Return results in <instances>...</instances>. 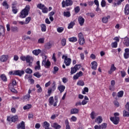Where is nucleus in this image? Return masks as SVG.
Here are the masks:
<instances>
[{
    "label": "nucleus",
    "instance_id": "47",
    "mask_svg": "<svg viewBox=\"0 0 129 129\" xmlns=\"http://www.w3.org/2000/svg\"><path fill=\"white\" fill-rule=\"evenodd\" d=\"M115 89V86H112L111 85H110V86H109V90H111V91H114Z\"/></svg>",
    "mask_w": 129,
    "mask_h": 129
},
{
    "label": "nucleus",
    "instance_id": "23",
    "mask_svg": "<svg viewBox=\"0 0 129 129\" xmlns=\"http://www.w3.org/2000/svg\"><path fill=\"white\" fill-rule=\"evenodd\" d=\"M51 126L54 129H60L61 128V126L58 124L57 122L53 123Z\"/></svg>",
    "mask_w": 129,
    "mask_h": 129
},
{
    "label": "nucleus",
    "instance_id": "26",
    "mask_svg": "<svg viewBox=\"0 0 129 129\" xmlns=\"http://www.w3.org/2000/svg\"><path fill=\"white\" fill-rule=\"evenodd\" d=\"M66 89V87L63 85H60L58 87V89L60 92V93H62L64 92V90Z\"/></svg>",
    "mask_w": 129,
    "mask_h": 129
},
{
    "label": "nucleus",
    "instance_id": "33",
    "mask_svg": "<svg viewBox=\"0 0 129 129\" xmlns=\"http://www.w3.org/2000/svg\"><path fill=\"white\" fill-rule=\"evenodd\" d=\"M65 123L66 125V129H71V126L69 124L70 122L68 119L66 120Z\"/></svg>",
    "mask_w": 129,
    "mask_h": 129
},
{
    "label": "nucleus",
    "instance_id": "53",
    "mask_svg": "<svg viewBox=\"0 0 129 129\" xmlns=\"http://www.w3.org/2000/svg\"><path fill=\"white\" fill-rule=\"evenodd\" d=\"M26 73L28 74H31L32 73L33 71L30 69H27L25 71Z\"/></svg>",
    "mask_w": 129,
    "mask_h": 129
},
{
    "label": "nucleus",
    "instance_id": "17",
    "mask_svg": "<svg viewBox=\"0 0 129 129\" xmlns=\"http://www.w3.org/2000/svg\"><path fill=\"white\" fill-rule=\"evenodd\" d=\"M33 60H34V58L32 56H30V55L26 56V61L27 63H31V62H33Z\"/></svg>",
    "mask_w": 129,
    "mask_h": 129
},
{
    "label": "nucleus",
    "instance_id": "2",
    "mask_svg": "<svg viewBox=\"0 0 129 129\" xmlns=\"http://www.w3.org/2000/svg\"><path fill=\"white\" fill-rule=\"evenodd\" d=\"M30 9V6L29 5L26 6V8L21 11L20 17L21 18H25L28 15Z\"/></svg>",
    "mask_w": 129,
    "mask_h": 129
},
{
    "label": "nucleus",
    "instance_id": "20",
    "mask_svg": "<svg viewBox=\"0 0 129 129\" xmlns=\"http://www.w3.org/2000/svg\"><path fill=\"white\" fill-rule=\"evenodd\" d=\"M78 22L81 26H83L85 22V19L83 18L82 16H80L78 18Z\"/></svg>",
    "mask_w": 129,
    "mask_h": 129
},
{
    "label": "nucleus",
    "instance_id": "13",
    "mask_svg": "<svg viewBox=\"0 0 129 129\" xmlns=\"http://www.w3.org/2000/svg\"><path fill=\"white\" fill-rule=\"evenodd\" d=\"M83 73L82 71L79 72V73H78L73 77V79L74 80H77L78 79L79 77H81V76H83Z\"/></svg>",
    "mask_w": 129,
    "mask_h": 129
},
{
    "label": "nucleus",
    "instance_id": "35",
    "mask_svg": "<svg viewBox=\"0 0 129 129\" xmlns=\"http://www.w3.org/2000/svg\"><path fill=\"white\" fill-rule=\"evenodd\" d=\"M123 116L124 117H129V112L124 110V111H123Z\"/></svg>",
    "mask_w": 129,
    "mask_h": 129
},
{
    "label": "nucleus",
    "instance_id": "3",
    "mask_svg": "<svg viewBox=\"0 0 129 129\" xmlns=\"http://www.w3.org/2000/svg\"><path fill=\"white\" fill-rule=\"evenodd\" d=\"M54 100H55V102L54 103ZM54 98L53 96L50 97L48 100L49 103L50 104V105H53V107H56L57 104L58 102L57 96H54Z\"/></svg>",
    "mask_w": 129,
    "mask_h": 129
},
{
    "label": "nucleus",
    "instance_id": "24",
    "mask_svg": "<svg viewBox=\"0 0 129 129\" xmlns=\"http://www.w3.org/2000/svg\"><path fill=\"white\" fill-rule=\"evenodd\" d=\"M116 70V68L115 67L114 65H112L111 66V68L110 69V70L108 71V73H109V74H112L113 72H114V71H115Z\"/></svg>",
    "mask_w": 129,
    "mask_h": 129
},
{
    "label": "nucleus",
    "instance_id": "27",
    "mask_svg": "<svg viewBox=\"0 0 129 129\" xmlns=\"http://www.w3.org/2000/svg\"><path fill=\"white\" fill-rule=\"evenodd\" d=\"M110 18V16H107V17H104L103 18V19H102V22H103V23H106L108 22V19H109Z\"/></svg>",
    "mask_w": 129,
    "mask_h": 129
},
{
    "label": "nucleus",
    "instance_id": "42",
    "mask_svg": "<svg viewBox=\"0 0 129 129\" xmlns=\"http://www.w3.org/2000/svg\"><path fill=\"white\" fill-rule=\"evenodd\" d=\"M2 5L5 7L6 9H8L9 7V5L8 4L6 1H5L2 4Z\"/></svg>",
    "mask_w": 129,
    "mask_h": 129
},
{
    "label": "nucleus",
    "instance_id": "54",
    "mask_svg": "<svg viewBox=\"0 0 129 129\" xmlns=\"http://www.w3.org/2000/svg\"><path fill=\"white\" fill-rule=\"evenodd\" d=\"M125 109L129 112V102L126 103V105H125Z\"/></svg>",
    "mask_w": 129,
    "mask_h": 129
},
{
    "label": "nucleus",
    "instance_id": "18",
    "mask_svg": "<svg viewBox=\"0 0 129 129\" xmlns=\"http://www.w3.org/2000/svg\"><path fill=\"white\" fill-rule=\"evenodd\" d=\"M79 113V109L76 108H72L71 110V114H77Z\"/></svg>",
    "mask_w": 129,
    "mask_h": 129
},
{
    "label": "nucleus",
    "instance_id": "37",
    "mask_svg": "<svg viewBox=\"0 0 129 129\" xmlns=\"http://www.w3.org/2000/svg\"><path fill=\"white\" fill-rule=\"evenodd\" d=\"M79 43L80 45H84L85 43V38H81L79 39Z\"/></svg>",
    "mask_w": 129,
    "mask_h": 129
},
{
    "label": "nucleus",
    "instance_id": "21",
    "mask_svg": "<svg viewBox=\"0 0 129 129\" xmlns=\"http://www.w3.org/2000/svg\"><path fill=\"white\" fill-rule=\"evenodd\" d=\"M103 121L102 117L101 116H98L97 118H96V120H95V122H97V124H100L102 123Z\"/></svg>",
    "mask_w": 129,
    "mask_h": 129
},
{
    "label": "nucleus",
    "instance_id": "8",
    "mask_svg": "<svg viewBox=\"0 0 129 129\" xmlns=\"http://www.w3.org/2000/svg\"><path fill=\"white\" fill-rule=\"evenodd\" d=\"M37 8L42 10L43 13H47L48 12V9L43 4H39L37 6Z\"/></svg>",
    "mask_w": 129,
    "mask_h": 129
},
{
    "label": "nucleus",
    "instance_id": "40",
    "mask_svg": "<svg viewBox=\"0 0 129 129\" xmlns=\"http://www.w3.org/2000/svg\"><path fill=\"white\" fill-rule=\"evenodd\" d=\"M1 79H2V80H3V81H4V82H7V78L5 75H2Z\"/></svg>",
    "mask_w": 129,
    "mask_h": 129
},
{
    "label": "nucleus",
    "instance_id": "46",
    "mask_svg": "<svg viewBox=\"0 0 129 129\" xmlns=\"http://www.w3.org/2000/svg\"><path fill=\"white\" fill-rule=\"evenodd\" d=\"M34 76H35L37 78H40V77H41V75L39 72H36L34 74Z\"/></svg>",
    "mask_w": 129,
    "mask_h": 129
},
{
    "label": "nucleus",
    "instance_id": "10",
    "mask_svg": "<svg viewBox=\"0 0 129 129\" xmlns=\"http://www.w3.org/2000/svg\"><path fill=\"white\" fill-rule=\"evenodd\" d=\"M122 42H123V44L126 47H128L129 46V38L127 37H126L124 38H122Z\"/></svg>",
    "mask_w": 129,
    "mask_h": 129
},
{
    "label": "nucleus",
    "instance_id": "49",
    "mask_svg": "<svg viewBox=\"0 0 129 129\" xmlns=\"http://www.w3.org/2000/svg\"><path fill=\"white\" fill-rule=\"evenodd\" d=\"M63 15L65 17H69L71 16V13L69 12H64Z\"/></svg>",
    "mask_w": 129,
    "mask_h": 129
},
{
    "label": "nucleus",
    "instance_id": "7",
    "mask_svg": "<svg viewBox=\"0 0 129 129\" xmlns=\"http://www.w3.org/2000/svg\"><path fill=\"white\" fill-rule=\"evenodd\" d=\"M73 2L71 0H66V1H63L62 2V6L63 8L66 7L71 6L73 5Z\"/></svg>",
    "mask_w": 129,
    "mask_h": 129
},
{
    "label": "nucleus",
    "instance_id": "19",
    "mask_svg": "<svg viewBox=\"0 0 129 129\" xmlns=\"http://www.w3.org/2000/svg\"><path fill=\"white\" fill-rule=\"evenodd\" d=\"M124 1V0H117V2H116V3L114 2V3H113V7H116L120 5Z\"/></svg>",
    "mask_w": 129,
    "mask_h": 129
},
{
    "label": "nucleus",
    "instance_id": "34",
    "mask_svg": "<svg viewBox=\"0 0 129 129\" xmlns=\"http://www.w3.org/2000/svg\"><path fill=\"white\" fill-rule=\"evenodd\" d=\"M36 87L37 88H38V90H37V93H41L42 92V89L40 85L39 84H37L36 85Z\"/></svg>",
    "mask_w": 129,
    "mask_h": 129
},
{
    "label": "nucleus",
    "instance_id": "14",
    "mask_svg": "<svg viewBox=\"0 0 129 129\" xmlns=\"http://www.w3.org/2000/svg\"><path fill=\"white\" fill-rule=\"evenodd\" d=\"M17 129H25V123L24 121H22L18 125Z\"/></svg>",
    "mask_w": 129,
    "mask_h": 129
},
{
    "label": "nucleus",
    "instance_id": "12",
    "mask_svg": "<svg viewBox=\"0 0 129 129\" xmlns=\"http://www.w3.org/2000/svg\"><path fill=\"white\" fill-rule=\"evenodd\" d=\"M31 92H32V90L30 89H29L28 90V94L24 96V99L25 100H26L28 101L30 100V99L31 98L30 94L31 93Z\"/></svg>",
    "mask_w": 129,
    "mask_h": 129
},
{
    "label": "nucleus",
    "instance_id": "56",
    "mask_svg": "<svg viewBox=\"0 0 129 129\" xmlns=\"http://www.w3.org/2000/svg\"><path fill=\"white\" fill-rule=\"evenodd\" d=\"M95 112L94 111H92L91 113V118L92 119H94L95 117Z\"/></svg>",
    "mask_w": 129,
    "mask_h": 129
},
{
    "label": "nucleus",
    "instance_id": "39",
    "mask_svg": "<svg viewBox=\"0 0 129 129\" xmlns=\"http://www.w3.org/2000/svg\"><path fill=\"white\" fill-rule=\"evenodd\" d=\"M77 85H79V86H84L85 85V83L82 80H80L77 83Z\"/></svg>",
    "mask_w": 129,
    "mask_h": 129
},
{
    "label": "nucleus",
    "instance_id": "52",
    "mask_svg": "<svg viewBox=\"0 0 129 129\" xmlns=\"http://www.w3.org/2000/svg\"><path fill=\"white\" fill-rule=\"evenodd\" d=\"M58 70H59V68L57 67H54V71H53V74H56V73H57Z\"/></svg>",
    "mask_w": 129,
    "mask_h": 129
},
{
    "label": "nucleus",
    "instance_id": "28",
    "mask_svg": "<svg viewBox=\"0 0 129 129\" xmlns=\"http://www.w3.org/2000/svg\"><path fill=\"white\" fill-rule=\"evenodd\" d=\"M50 127V123L47 121H45L43 122V127L45 129H49Z\"/></svg>",
    "mask_w": 129,
    "mask_h": 129
},
{
    "label": "nucleus",
    "instance_id": "44",
    "mask_svg": "<svg viewBox=\"0 0 129 129\" xmlns=\"http://www.w3.org/2000/svg\"><path fill=\"white\" fill-rule=\"evenodd\" d=\"M75 25V23L74 22H71L68 26V29H71L73 28V26Z\"/></svg>",
    "mask_w": 129,
    "mask_h": 129
},
{
    "label": "nucleus",
    "instance_id": "61",
    "mask_svg": "<svg viewBox=\"0 0 129 129\" xmlns=\"http://www.w3.org/2000/svg\"><path fill=\"white\" fill-rule=\"evenodd\" d=\"M61 44L62 46H66V39L65 38L62 39L61 41Z\"/></svg>",
    "mask_w": 129,
    "mask_h": 129
},
{
    "label": "nucleus",
    "instance_id": "5",
    "mask_svg": "<svg viewBox=\"0 0 129 129\" xmlns=\"http://www.w3.org/2000/svg\"><path fill=\"white\" fill-rule=\"evenodd\" d=\"M110 120H111L114 125H118L119 123L120 118L118 116L111 117H110Z\"/></svg>",
    "mask_w": 129,
    "mask_h": 129
},
{
    "label": "nucleus",
    "instance_id": "48",
    "mask_svg": "<svg viewBox=\"0 0 129 129\" xmlns=\"http://www.w3.org/2000/svg\"><path fill=\"white\" fill-rule=\"evenodd\" d=\"M44 40H45L44 38H41L38 40V43L39 44H43V43H44Z\"/></svg>",
    "mask_w": 129,
    "mask_h": 129
},
{
    "label": "nucleus",
    "instance_id": "62",
    "mask_svg": "<svg viewBox=\"0 0 129 129\" xmlns=\"http://www.w3.org/2000/svg\"><path fill=\"white\" fill-rule=\"evenodd\" d=\"M120 73H121V76H122V77H125L126 75L125 72L124 71H121Z\"/></svg>",
    "mask_w": 129,
    "mask_h": 129
},
{
    "label": "nucleus",
    "instance_id": "16",
    "mask_svg": "<svg viewBox=\"0 0 129 129\" xmlns=\"http://www.w3.org/2000/svg\"><path fill=\"white\" fill-rule=\"evenodd\" d=\"M9 55H2L1 57L0 61L1 62H6V61H7V60L9 59Z\"/></svg>",
    "mask_w": 129,
    "mask_h": 129
},
{
    "label": "nucleus",
    "instance_id": "41",
    "mask_svg": "<svg viewBox=\"0 0 129 129\" xmlns=\"http://www.w3.org/2000/svg\"><path fill=\"white\" fill-rule=\"evenodd\" d=\"M41 30L42 32H45L46 31V25L44 24L41 25Z\"/></svg>",
    "mask_w": 129,
    "mask_h": 129
},
{
    "label": "nucleus",
    "instance_id": "9",
    "mask_svg": "<svg viewBox=\"0 0 129 129\" xmlns=\"http://www.w3.org/2000/svg\"><path fill=\"white\" fill-rule=\"evenodd\" d=\"M43 59L42 61V65H50V62L47 59V57L46 55H43Z\"/></svg>",
    "mask_w": 129,
    "mask_h": 129
},
{
    "label": "nucleus",
    "instance_id": "11",
    "mask_svg": "<svg viewBox=\"0 0 129 129\" xmlns=\"http://www.w3.org/2000/svg\"><path fill=\"white\" fill-rule=\"evenodd\" d=\"M53 43L52 41H49L45 43L44 47L46 50H50L51 47H52Z\"/></svg>",
    "mask_w": 129,
    "mask_h": 129
},
{
    "label": "nucleus",
    "instance_id": "64",
    "mask_svg": "<svg viewBox=\"0 0 129 129\" xmlns=\"http://www.w3.org/2000/svg\"><path fill=\"white\" fill-rule=\"evenodd\" d=\"M12 8H13V10H12L13 12L15 14H17V12H18L17 9L16 8H15L14 7H12Z\"/></svg>",
    "mask_w": 129,
    "mask_h": 129
},
{
    "label": "nucleus",
    "instance_id": "43",
    "mask_svg": "<svg viewBox=\"0 0 129 129\" xmlns=\"http://www.w3.org/2000/svg\"><path fill=\"white\" fill-rule=\"evenodd\" d=\"M117 45H118V42L115 41L114 42H112L111 46L112 48H117Z\"/></svg>",
    "mask_w": 129,
    "mask_h": 129
},
{
    "label": "nucleus",
    "instance_id": "32",
    "mask_svg": "<svg viewBox=\"0 0 129 129\" xmlns=\"http://www.w3.org/2000/svg\"><path fill=\"white\" fill-rule=\"evenodd\" d=\"M31 107H32V105L28 104L23 107V109L24 110H28L31 108Z\"/></svg>",
    "mask_w": 129,
    "mask_h": 129
},
{
    "label": "nucleus",
    "instance_id": "50",
    "mask_svg": "<svg viewBox=\"0 0 129 129\" xmlns=\"http://www.w3.org/2000/svg\"><path fill=\"white\" fill-rule=\"evenodd\" d=\"M106 5V2L105 0H102V2H101V6L102 7H105Z\"/></svg>",
    "mask_w": 129,
    "mask_h": 129
},
{
    "label": "nucleus",
    "instance_id": "30",
    "mask_svg": "<svg viewBox=\"0 0 129 129\" xmlns=\"http://www.w3.org/2000/svg\"><path fill=\"white\" fill-rule=\"evenodd\" d=\"M56 84L55 81H54L52 84V87L51 88V90L53 91L54 92L55 90L56 89Z\"/></svg>",
    "mask_w": 129,
    "mask_h": 129
},
{
    "label": "nucleus",
    "instance_id": "58",
    "mask_svg": "<svg viewBox=\"0 0 129 129\" xmlns=\"http://www.w3.org/2000/svg\"><path fill=\"white\" fill-rule=\"evenodd\" d=\"M31 17H27L26 19V22L25 23V24H28L30 21H31Z\"/></svg>",
    "mask_w": 129,
    "mask_h": 129
},
{
    "label": "nucleus",
    "instance_id": "29",
    "mask_svg": "<svg viewBox=\"0 0 129 129\" xmlns=\"http://www.w3.org/2000/svg\"><path fill=\"white\" fill-rule=\"evenodd\" d=\"M41 52V50L40 49H35L32 51V53L35 56H38V55H39V54H40Z\"/></svg>",
    "mask_w": 129,
    "mask_h": 129
},
{
    "label": "nucleus",
    "instance_id": "15",
    "mask_svg": "<svg viewBox=\"0 0 129 129\" xmlns=\"http://www.w3.org/2000/svg\"><path fill=\"white\" fill-rule=\"evenodd\" d=\"M78 66L79 65H76L74 68H71V73L72 75L75 74L79 70Z\"/></svg>",
    "mask_w": 129,
    "mask_h": 129
},
{
    "label": "nucleus",
    "instance_id": "57",
    "mask_svg": "<svg viewBox=\"0 0 129 129\" xmlns=\"http://www.w3.org/2000/svg\"><path fill=\"white\" fill-rule=\"evenodd\" d=\"M74 10H75V12L77 13H79V12H80V7L77 6V7H76L74 9Z\"/></svg>",
    "mask_w": 129,
    "mask_h": 129
},
{
    "label": "nucleus",
    "instance_id": "63",
    "mask_svg": "<svg viewBox=\"0 0 129 129\" xmlns=\"http://www.w3.org/2000/svg\"><path fill=\"white\" fill-rule=\"evenodd\" d=\"M12 85L13 87H14V86H16L17 85V81L16 80H13Z\"/></svg>",
    "mask_w": 129,
    "mask_h": 129
},
{
    "label": "nucleus",
    "instance_id": "25",
    "mask_svg": "<svg viewBox=\"0 0 129 129\" xmlns=\"http://www.w3.org/2000/svg\"><path fill=\"white\" fill-rule=\"evenodd\" d=\"M129 56V48L125 49V52H124V58L128 59Z\"/></svg>",
    "mask_w": 129,
    "mask_h": 129
},
{
    "label": "nucleus",
    "instance_id": "51",
    "mask_svg": "<svg viewBox=\"0 0 129 129\" xmlns=\"http://www.w3.org/2000/svg\"><path fill=\"white\" fill-rule=\"evenodd\" d=\"M100 125H101V129H105L107 127V124L106 123H103Z\"/></svg>",
    "mask_w": 129,
    "mask_h": 129
},
{
    "label": "nucleus",
    "instance_id": "38",
    "mask_svg": "<svg viewBox=\"0 0 129 129\" xmlns=\"http://www.w3.org/2000/svg\"><path fill=\"white\" fill-rule=\"evenodd\" d=\"M123 91H120L118 92V98H122L123 96Z\"/></svg>",
    "mask_w": 129,
    "mask_h": 129
},
{
    "label": "nucleus",
    "instance_id": "45",
    "mask_svg": "<svg viewBox=\"0 0 129 129\" xmlns=\"http://www.w3.org/2000/svg\"><path fill=\"white\" fill-rule=\"evenodd\" d=\"M64 30V28L62 27H58L57 31L58 33H62Z\"/></svg>",
    "mask_w": 129,
    "mask_h": 129
},
{
    "label": "nucleus",
    "instance_id": "55",
    "mask_svg": "<svg viewBox=\"0 0 129 129\" xmlns=\"http://www.w3.org/2000/svg\"><path fill=\"white\" fill-rule=\"evenodd\" d=\"M5 32V29L4 27L0 25V34H1V33H4Z\"/></svg>",
    "mask_w": 129,
    "mask_h": 129
},
{
    "label": "nucleus",
    "instance_id": "36",
    "mask_svg": "<svg viewBox=\"0 0 129 129\" xmlns=\"http://www.w3.org/2000/svg\"><path fill=\"white\" fill-rule=\"evenodd\" d=\"M11 30L14 32H18L19 31V28L16 26H14L12 27Z\"/></svg>",
    "mask_w": 129,
    "mask_h": 129
},
{
    "label": "nucleus",
    "instance_id": "59",
    "mask_svg": "<svg viewBox=\"0 0 129 129\" xmlns=\"http://www.w3.org/2000/svg\"><path fill=\"white\" fill-rule=\"evenodd\" d=\"M79 39L84 38V35L82 33H80L78 34Z\"/></svg>",
    "mask_w": 129,
    "mask_h": 129
},
{
    "label": "nucleus",
    "instance_id": "60",
    "mask_svg": "<svg viewBox=\"0 0 129 129\" xmlns=\"http://www.w3.org/2000/svg\"><path fill=\"white\" fill-rule=\"evenodd\" d=\"M114 105H115V106H116L117 107H119V103L116 100L114 101Z\"/></svg>",
    "mask_w": 129,
    "mask_h": 129
},
{
    "label": "nucleus",
    "instance_id": "6",
    "mask_svg": "<svg viewBox=\"0 0 129 129\" xmlns=\"http://www.w3.org/2000/svg\"><path fill=\"white\" fill-rule=\"evenodd\" d=\"M62 58L63 59L66 65H71L72 62L71 58L68 57L67 55H62Z\"/></svg>",
    "mask_w": 129,
    "mask_h": 129
},
{
    "label": "nucleus",
    "instance_id": "1",
    "mask_svg": "<svg viewBox=\"0 0 129 129\" xmlns=\"http://www.w3.org/2000/svg\"><path fill=\"white\" fill-rule=\"evenodd\" d=\"M24 71L19 70L11 71L9 72L10 75H14V76H19L20 77H21L22 75H24Z\"/></svg>",
    "mask_w": 129,
    "mask_h": 129
},
{
    "label": "nucleus",
    "instance_id": "4",
    "mask_svg": "<svg viewBox=\"0 0 129 129\" xmlns=\"http://www.w3.org/2000/svg\"><path fill=\"white\" fill-rule=\"evenodd\" d=\"M19 120V116L18 115H10L7 117V121L10 123H15Z\"/></svg>",
    "mask_w": 129,
    "mask_h": 129
},
{
    "label": "nucleus",
    "instance_id": "31",
    "mask_svg": "<svg viewBox=\"0 0 129 129\" xmlns=\"http://www.w3.org/2000/svg\"><path fill=\"white\" fill-rule=\"evenodd\" d=\"M69 41H70V42H77L78 41V39L76 37H71L69 38Z\"/></svg>",
    "mask_w": 129,
    "mask_h": 129
},
{
    "label": "nucleus",
    "instance_id": "22",
    "mask_svg": "<svg viewBox=\"0 0 129 129\" xmlns=\"http://www.w3.org/2000/svg\"><path fill=\"white\" fill-rule=\"evenodd\" d=\"M124 14L125 15H129V5L127 4L125 6V9H124Z\"/></svg>",
    "mask_w": 129,
    "mask_h": 129
}]
</instances>
